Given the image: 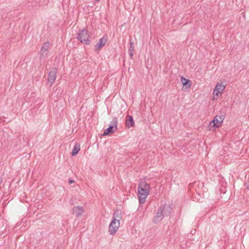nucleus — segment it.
<instances>
[{
	"instance_id": "obj_1",
	"label": "nucleus",
	"mask_w": 249,
	"mask_h": 249,
	"mask_svg": "<svg viewBox=\"0 0 249 249\" xmlns=\"http://www.w3.org/2000/svg\"><path fill=\"white\" fill-rule=\"evenodd\" d=\"M150 186L144 180H140L138 187V196L139 203L143 204L149 194Z\"/></svg>"
},
{
	"instance_id": "obj_2",
	"label": "nucleus",
	"mask_w": 249,
	"mask_h": 249,
	"mask_svg": "<svg viewBox=\"0 0 249 249\" xmlns=\"http://www.w3.org/2000/svg\"><path fill=\"white\" fill-rule=\"evenodd\" d=\"M172 210V207L168 204H164L160 206L153 219V222L158 223L161 221L165 216H168L171 213Z\"/></svg>"
},
{
	"instance_id": "obj_3",
	"label": "nucleus",
	"mask_w": 249,
	"mask_h": 249,
	"mask_svg": "<svg viewBox=\"0 0 249 249\" xmlns=\"http://www.w3.org/2000/svg\"><path fill=\"white\" fill-rule=\"evenodd\" d=\"M77 38L82 43L87 45H89L90 43L88 31L86 29H83L79 31V32L77 33Z\"/></svg>"
},
{
	"instance_id": "obj_4",
	"label": "nucleus",
	"mask_w": 249,
	"mask_h": 249,
	"mask_svg": "<svg viewBox=\"0 0 249 249\" xmlns=\"http://www.w3.org/2000/svg\"><path fill=\"white\" fill-rule=\"evenodd\" d=\"M50 47V43L47 41L43 44L41 46L40 51L39 52V57L40 59L45 58L48 55V50Z\"/></svg>"
},
{
	"instance_id": "obj_5",
	"label": "nucleus",
	"mask_w": 249,
	"mask_h": 249,
	"mask_svg": "<svg viewBox=\"0 0 249 249\" xmlns=\"http://www.w3.org/2000/svg\"><path fill=\"white\" fill-rule=\"evenodd\" d=\"M224 119L223 115H216L210 123V125L213 127H219L222 125Z\"/></svg>"
},
{
	"instance_id": "obj_6",
	"label": "nucleus",
	"mask_w": 249,
	"mask_h": 249,
	"mask_svg": "<svg viewBox=\"0 0 249 249\" xmlns=\"http://www.w3.org/2000/svg\"><path fill=\"white\" fill-rule=\"evenodd\" d=\"M120 225V222L112 220L108 227V232L110 234L114 235L118 231Z\"/></svg>"
},
{
	"instance_id": "obj_7",
	"label": "nucleus",
	"mask_w": 249,
	"mask_h": 249,
	"mask_svg": "<svg viewBox=\"0 0 249 249\" xmlns=\"http://www.w3.org/2000/svg\"><path fill=\"white\" fill-rule=\"evenodd\" d=\"M58 72V69L56 68H52L48 74V81L51 85H53L56 79V75Z\"/></svg>"
},
{
	"instance_id": "obj_8",
	"label": "nucleus",
	"mask_w": 249,
	"mask_h": 249,
	"mask_svg": "<svg viewBox=\"0 0 249 249\" xmlns=\"http://www.w3.org/2000/svg\"><path fill=\"white\" fill-rule=\"evenodd\" d=\"M225 88V86L222 83H217L213 90V94L218 96L224 90Z\"/></svg>"
},
{
	"instance_id": "obj_9",
	"label": "nucleus",
	"mask_w": 249,
	"mask_h": 249,
	"mask_svg": "<svg viewBox=\"0 0 249 249\" xmlns=\"http://www.w3.org/2000/svg\"><path fill=\"white\" fill-rule=\"evenodd\" d=\"M107 41V38L104 36L101 38L95 46L97 50L99 51L103 47H104L106 45Z\"/></svg>"
},
{
	"instance_id": "obj_10",
	"label": "nucleus",
	"mask_w": 249,
	"mask_h": 249,
	"mask_svg": "<svg viewBox=\"0 0 249 249\" xmlns=\"http://www.w3.org/2000/svg\"><path fill=\"white\" fill-rule=\"evenodd\" d=\"M84 210L82 207L78 206L73 208V214L76 217H79L84 213Z\"/></svg>"
},
{
	"instance_id": "obj_11",
	"label": "nucleus",
	"mask_w": 249,
	"mask_h": 249,
	"mask_svg": "<svg viewBox=\"0 0 249 249\" xmlns=\"http://www.w3.org/2000/svg\"><path fill=\"white\" fill-rule=\"evenodd\" d=\"M125 124L126 126L128 128L134 126L135 123L132 116L130 115L127 116V118L125 120Z\"/></svg>"
},
{
	"instance_id": "obj_12",
	"label": "nucleus",
	"mask_w": 249,
	"mask_h": 249,
	"mask_svg": "<svg viewBox=\"0 0 249 249\" xmlns=\"http://www.w3.org/2000/svg\"><path fill=\"white\" fill-rule=\"evenodd\" d=\"M122 219L121 213L119 210H116L113 215L112 220H115V221L120 222Z\"/></svg>"
},
{
	"instance_id": "obj_13",
	"label": "nucleus",
	"mask_w": 249,
	"mask_h": 249,
	"mask_svg": "<svg viewBox=\"0 0 249 249\" xmlns=\"http://www.w3.org/2000/svg\"><path fill=\"white\" fill-rule=\"evenodd\" d=\"M117 130L118 129H116L114 128H113L112 126L109 125V126L105 130L103 135V136L108 135L109 134L113 133L116 132Z\"/></svg>"
},
{
	"instance_id": "obj_14",
	"label": "nucleus",
	"mask_w": 249,
	"mask_h": 249,
	"mask_svg": "<svg viewBox=\"0 0 249 249\" xmlns=\"http://www.w3.org/2000/svg\"><path fill=\"white\" fill-rule=\"evenodd\" d=\"M181 82L183 87L185 86L186 88L190 87L191 84H190V81L189 80L182 77L181 78Z\"/></svg>"
},
{
	"instance_id": "obj_15",
	"label": "nucleus",
	"mask_w": 249,
	"mask_h": 249,
	"mask_svg": "<svg viewBox=\"0 0 249 249\" xmlns=\"http://www.w3.org/2000/svg\"><path fill=\"white\" fill-rule=\"evenodd\" d=\"M80 145L79 144H75L72 150L71 155L72 156H76L78 154V152L80 151Z\"/></svg>"
},
{
	"instance_id": "obj_16",
	"label": "nucleus",
	"mask_w": 249,
	"mask_h": 249,
	"mask_svg": "<svg viewBox=\"0 0 249 249\" xmlns=\"http://www.w3.org/2000/svg\"><path fill=\"white\" fill-rule=\"evenodd\" d=\"M118 122L116 117H114L112 121L110 122V123L109 125L112 126L113 128L116 129H118Z\"/></svg>"
},
{
	"instance_id": "obj_17",
	"label": "nucleus",
	"mask_w": 249,
	"mask_h": 249,
	"mask_svg": "<svg viewBox=\"0 0 249 249\" xmlns=\"http://www.w3.org/2000/svg\"><path fill=\"white\" fill-rule=\"evenodd\" d=\"M134 43L132 41L130 42V46L128 49V51H132L134 52Z\"/></svg>"
},
{
	"instance_id": "obj_18",
	"label": "nucleus",
	"mask_w": 249,
	"mask_h": 249,
	"mask_svg": "<svg viewBox=\"0 0 249 249\" xmlns=\"http://www.w3.org/2000/svg\"><path fill=\"white\" fill-rule=\"evenodd\" d=\"M128 53H129V55L131 58H132V57L133 56V52L132 51H128Z\"/></svg>"
},
{
	"instance_id": "obj_19",
	"label": "nucleus",
	"mask_w": 249,
	"mask_h": 249,
	"mask_svg": "<svg viewBox=\"0 0 249 249\" xmlns=\"http://www.w3.org/2000/svg\"><path fill=\"white\" fill-rule=\"evenodd\" d=\"M73 182H74V181L73 180H72V179H70L69 180V183L70 184H72V183H73Z\"/></svg>"
},
{
	"instance_id": "obj_20",
	"label": "nucleus",
	"mask_w": 249,
	"mask_h": 249,
	"mask_svg": "<svg viewBox=\"0 0 249 249\" xmlns=\"http://www.w3.org/2000/svg\"><path fill=\"white\" fill-rule=\"evenodd\" d=\"M248 190H249V186L248 185L247 188H246Z\"/></svg>"
},
{
	"instance_id": "obj_21",
	"label": "nucleus",
	"mask_w": 249,
	"mask_h": 249,
	"mask_svg": "<svg viewBox=\"0 0 249 249\" xmlns=\"http://www.w3.org/2000/svg\"><path fill=\"white\" fill-rule=\"evenodd\" d=\"M96 1H99L100 0H95Z\"/></svg>"
}]
</instances>
